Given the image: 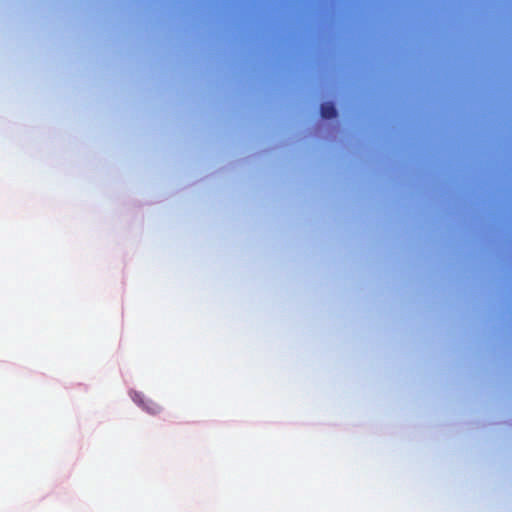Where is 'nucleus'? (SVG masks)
I'll return each mask as SVG.
<instances>
[{"label": "nucleus", "instance_id": "obj_1", "mask_svg": "<svg viewBox=\"0 0 512 512\" xmlns=\"http://www.w3.org/2000/svg\"><path fill=\"white\" fill-rule=\"evenodd\" d=\"M320 113L322 118L332 119L336 117L337 111L333 103L325 102L320 106Z\"/></svg>", "mask_w": 512, "mask_h": 512}, {"label": "nucleus", "instance_id": "obj_2", "mask_svg": "<svg viewBox=\"0 0 512 512\" xmlns=\"http://www.w3.org/2000/svg\"><path fill=\"white\" fill-rule=\"evenodd\" d=\"M141 407L152 415H156L161 411V406L150 399H145L144 405Z\"/></svg>", "mask_w": 512, "mask_h": 512}, {"label": "nucleus", "instance_id": "obj_3", "mask_svg": "<svg viewBox=\"0 0 512 512\" xmlns=\"http://www.w3.org/2000/svg\"><path fill=\"white\" fill-rule=\"evenodd\" d=\"M131 397L133 401L138 404L139 406L144 405L145 398L144 396L139 392H133L131 393Z\"/></svg>", "mask_w": 512, "mask_h": 512}]
</instances>
